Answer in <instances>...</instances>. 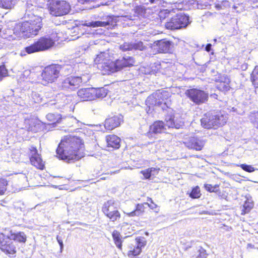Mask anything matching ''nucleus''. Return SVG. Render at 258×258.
I'll return each mask as SVG.
<instances>
[{
    "instance_id": "35",
    "label": "nucleus",
    "mask_w": 258,
    "mask_h": 258,
    "mask_svg": "<svg viewBox=\"0 0 258 258\" xmlns=\"http://www.w3.org/2000/svg\"><path fill=\"white\" fill-rule=\"evenodd\" d=\"M250 121L258 128V112L251 113L249 115Z\"/></svg>"
},
{
    "instance_id": "23",
    "label": "nucleus",
    "mask_w": 258,
    "mask_h": 258,
    "mask_svg": "<svg viewBox=\"0 0 258 258\" xmlns=\"http://www.w3.org/2000/svg\"><path fill=\"white\" fill-rule=\"evenodd\" d=\"M10 238L19 242H25L26 241V235L23 232H20L17 233H10L7 235V238Z\"/></svg>"
},
{
    "instance_id": "40",
    "label": "nucleus",
    "mask_w": 258,
    "mask_h": 258,
    "mask_svg": "<svg viewBox=\"0 0 258 258\" xmlns=\"http://www.w3.org/2000/svg\"><path fill=\"white\" fill-rule=\"evenodd\" d=\"M204 186H205V189L210 192L215 191V189L218 187V186H217V185L212 186L211 184H205Z\"/></svg>"
},
{
    "instance_id": "7",
    "label": "nucleus",
    "mask_w": 258,
    "mask_h": 258,
    "mask_svg": "<svg viewBox=\"0 0 258 258\" xmlns=\"http://www.w3.org/2000/svg\"><path fill=\"white\" fill-rule=\"evenodd\" d=\"M102 211L111 221H116L120 218L118 204L114 200H111L105 202L102 207Z\"/></svg>"
},
{
    "instance_id": "45",
    "label": "nucleus",
    "mask_w": 258,
    "mask_h": 258,
    "mask_svg": "<svg viewBox=\"0 0 258 258\" xmlns=\"http://www.w3.org/2000/svg\"><path fill=\"white\" fill-rule=\"evenodd\" d=\"M28 130L29 131H31L35 132V130L34 129H33L32 127H29L28 128Z\"/></svg>"
},
{
    "instance_id": "25",
    "label": "nucleus",
    "mask_w": 258,
    "mask_h": 258,
    "mask_svg": "<svg viewBox=\"0 0 258 258\" xmlns=\"http://www.w3.org/2000/svg\"><path fill=\"white\" fill-rule=\"evenodd\" d=\"M30 160L33 166L38 169H43L44 165L39 155H31Z\"/></svg>"
},
{
    "instance_id": "18",
    "label": "nucleus",
    "mask_w": 258,
    "mask_h": 258,
    "mask_svg": "<svg viewBox=\"0 0 258 258\" xmlns=\"http://www.w3.org/2000/svg\"><path fill=\"white\" fill-rule=\"evenodd\" d=\"M154 46H157L158 51L161 53L169 52L171 50V42L166 39H162L155 41Z\"/></svg>"
},
{
    "instance_id": "49",
    "label": "nucleus",
    "mask_w": 258,
    "mask_h": 258,
    "mask_svg": "<svg viewBox=\"0 0 258 258\" xmlns=\"http://www.w3.org/2000/svg\"><path fill=\"white\" fill-rule=\"evenodd\" d=\"M36 102H37L39 101V100H37V101H35Z\"/></svg>"
},
{
    "instance_id": "29",
    "label": "nucleus",
    "mask_w": 258,
    "mask_h": 258,
    "mask_svg": "<svg viewBox=\"0 0 258 258\" xmlns=\"http://www.w3.org/2000/svg\"><path fill=\"white\" fill-rule=\"evenodd\" d=\"M144 204H138L136 205V209L132 212L127 213L126 214L130 217L139 216L144 212Z\"/></svg>"
},
{
    "instance_id": "42",
    "label": "nucleus",
    "mask_w": 258,
    "mask_h": 258,
    "mask_svg": "<svg viewBox=\"0 0 258 258\" xmlns=\"http://www.w3.org/2000/svg\"><path fill=\"white\" fill-rule=\"evenodd\" d=\"M56 240L60 246V252H61L63 248V244L62 239L58 236L56 237Z\"/></svg>"
},
{
    "instance_id": "39",
    "label": "nucleus",
    "mask_w": 258,
    "mask_h": 258,
    "mask_svg": "<svg viewBox=\"0 0 258 258\" xmlns=\"http://www.w3.org/2000/svg\"><path fill=\"white\" fill-rule=\"evenodd\" d=\"M8 72L7 69L4 65L0 66V81L3 78L8 76Z\"/></svg>"
},
{
    "instance_id": "8",
    "label": "nucleus",
    "mask_w": 258,
    "mask_h": 258,
    "mask_svg": "<svg viewBox=\"0 0 258 258\" xmlns=\"http://www.w3.org/2000/svg\"><path fill=\"white\" fill-rule=\"evenodd\" d=\"M189 23V17L183 13L177 14L175 16L165 23V27L168 29L175 30L185 28Z\"/></svg>"
},
{
    "instance_id": "44",
    "label": "nucleus",
    "mask_w": 258,
    "mask_h": 258,
    "mask_svg": "<svg viewBox=\"0 0 258 258\" xmlns=\"http://www.w3.org/2000/svg\"><path fill=\"white\" fill-rule=\"evenodd\" d=\"M212 45L210 43L208 44L206 46V50L208 52L210 51L211 49Z\"/></svg>"
},
{
    "instance_id": "38",
    "label": "nucleus",
    "mask_w": 258,
    "mask_h": 258,
    "mask_svg": "<svg viewBox=\"0 0 258 258\" xmlns=\"http://www.w3.org/2000/svg\"><path fill=\"white\" fill-rule=\"evenodd\" d=\"M239 166L244 171L248 172H252L255 171V168L251 165L245 164H242Z\"/></svg>"
},
{
    "instance_id": "1",
    "label": "nucleus",
    "mask_w": 258,
    "mask_h": 258,
    "mask_svg": "<svg viewBox=\"0 0 258 258\" xmlns=\"http://www.w3.org/2000/svg\"><path fill=\"white\" fill-rule=\"evenodd\" d=\"M42 26L41 18L35 16L29 21L17 24L13 30L4 28L2 25H0V36L9 41L26 39L37 35Z\"/></svg>"
},
{
    "instance_id": "3",
    "label": "nucleus",
    "mask_w": 258,
    "mask_h": 258,
    "mask_svg": "<svg viewBox=\"0 0 258 258\" xmlns=\"http://www.w3.org/2000/svg\"><path fill=\"white\" fill-rule=\"evenodd\" d=\"M104 53L101 52L98 54L94 61L96 63L101 65L100 67L105 71L110 73H114L121 70L124 68L130 67L134 66L135 60L133 57H123L121 59H117L115 61H110L105 59Z\"/></svg>"
},
{
    "instance_id": "50",
    "label": "nucleus",
    "mask_w": 258,
    "mask_h": 258,
    "mask_svg": "<svg viewBox=\"0 0 258 258\" xmlns=\"http://www.w3.org/2000/svg\"><path fill=\"white\" fill-rule=\"evenodd\" d=\"M63 97L66 98V96H63Z\"/></svg>"
},
{
    "instance_id": "11",
    "label": "nucleus",
    "mask_w": 258,
    "mask_h": 258,
    "mask_svg": "<svg viewBox=\"0 0 258 258\" xmlns=\"http://www.w3.org/2000/svg\"><path fill=\"white\" fill-rule=\"evenodd\" d=\"M185 94L189 99L197 105L205 103L208 99V94L200 89H188Z\"/></svg>"
},
{
    "instance_id": "36",
    "label": "nucleus",
    "mask_w": 258,
    "mask_h": 258,
    "mask_svg": "<svg viewBox=\"0 0 258 258\" xmlns=\"http://www.w3.org/2000/svg\"><path fill=\"white\" fill-rule=\"evenodd\" d=\"M192 258H207L206 250L202 247H201L198 250L197 255L193 256Z\"/></svg>"
},
{
    "instance_id": "16",
    "label": "nucleus",
    "mask_w": 258,
    "mask_h": 258,
    "mask_svg": "<svg viewBox=\"0 0 258 258\" xmlns=\"http://www.w3.org/2000/svg\"><path fill=\"white\" fill-rule=\"evenodd\" d=\"M119 49L122 51H130L133 50H143L145 48L142 41L125 42L119 45Z\"/></svg>"
},
{
    "instance_id": "24",
    "label": "nucleus",
    "mask_w": 258,
    "mask_h": 258,
    "mask_svg": "<svg viewBox=\"0 0 258 258\" xmlns=\"http://www.w3.org/2000/svg\"><path fill=\"white\" fill-rule=\"evenodd\" d=\"M159 168L154 167L149 168L145 170H142L141 173L144 176L146 179H150L151 177H155L158 174Z\"/></svg>"
},
{
    "instance_id": "31",
    "label": "nucleus",
    "mask_w": 258,
    "mask_h": 258,
    "mask_svg": "<svg viewBox=\"0 0 258 258\" xmlns=\"http://www.w3.org/2000/svg\"><path fill=\"white\" fill-rule=\"evenodd\" d=\"M46 118L48 120L52 122V124H56V123L60 122L61 117L59 114H54L53 113H48L46 115Z\"/></svg>"
},
{
    "instance_id": "32",
    "label": "nucleus",
    "mask_w": 258,
    "mask_h": 258,
    "mask_svg": "<svg viewBox=\"0 0 258 258\" xmlns=\"http://www.w3.org/2000/svg\"><path fill=\"white\" fill-rule=\"evenodd\" d=\"M253 204L252 202H249L248 200L246 201L243 206V209L241 211V214L244 215L246 213L249 212L253 208Z\"/></svg>"
},
{
    "instance_id": "21",
    "label": "nucleus",
    "mask_w": 258,
    "mask_h": 258,
    "mask_svg": "<svg viewBox=\"0 0 258 258\" xmlns=\"http://www.w3.org/2000/svg\"><path fill=\"white\" fill-rule=\"evenodd\" d=\"M106 140L108 147H111L116 149L119 148L120 139L116 135H109L106 137Z\"/></svg>"
},
{
    "instance_id": "5",
    "label": "nucleus",
    "mask_w": 258,
    "mask_h": 258,
    "mask_svg": "<svg viewBox=\"0 0 258 258\" xmlns=\"http://www.w3.org/2000/svg\"><path fill=\"white\" fill-rule=\"evenodd\" d=\"M184 125V122L181 120H175V117L172 113L168 114L165 117V122L163 121H156L150 127L149 133L159 134L164 133L167 128H179Z\"/></svg>"
},
{
    "instance_id": "26",
    "label": "nucleus",
    "mask_w": 258,
    "mask_h": 258,
    "mask_svg": "<svg viewBox=\"0 0 258 258\" xmlns=\"http://www.w3.org/2000/svg\"><path fill=\"white\" fill-rule=\"evenodd\" d=\"M93 100L97 98H103L107 94V90L104 87L99 88H93Z\"/></svg>"
},
{
    "instance_id": "9",
    "label": "nucleus",
    "mask_w": 258,
    "mask_h": 258,
    "mask_svg": "<svg viewBox=\"0 0 258 258\" xmlns=\"http://www.w3.org/2000/svg\"><path fill=\"white\" fill-rule=\"evenodd\" d=\"M61 69L60 66L57 64L46 67L41 73L42 81L45 83L54 82L58 78Z\"/></svg>"
},
{
    "instance_id": "30",
    "label": "nucleus",
    "mask_w": 258,
    "mask_h": 258,
    "mask_svg": "<svg viewBox=\"0 0 258 258\" xmlns=\"http://www.w3.org/2000/svg\"><path fill=\"white\" fill-rule=\"evenodd\" d=\"M18 0H0V7L4 9H12L16 4Z\"/></svg>"
},
{
    "instance_id": "17",
    "label": "nucleus",
    "mask_w": 258,
    "mask_h": 258,
    "mask_svg": "<svg viewBox=\"0 0 258 258\" xmlns=\"http://www.w3.org/2000/svg\"><path fill=\"white\" fill-rule=\"evenodd\" d=\"M122 121L123 116L121 115L114 116L105 120L104 127L106 130H112L119 126Z\"/></svg>"
},
{
    "instance_id": "2",
    "label": "nucleus",
    "mask_w": 258,
    "mask_h": 258,
    "mask_svg": "<svg viewBox=\"0 0 258 258\" xmlns=\"http://www.w3.org/2000/svg\"><path fill=\"white\" fill-rule=\"evenodd\" d=\"M56 154L62 160H78L84 156V145L75 137H66L58 145Z\"/></svg>"
},
{
    "instance_id": "12",
    "label": "nucleus",
    "mask_w": 258,
    "mask_h": 258,
    "mask_svg": "<svg viewBox=\"0 0 258 258\" xmlns=\"http://www.w3.org/2000/svg\"><path fill=\"white\" fill-rule=\"evenodd\" d=\"M146 243L147 241L144 237L136 238L134 242L128 246L127 255L132 257L139 255L142 248L145 246Z\"/></svg>"
},
{
    "instance_id": "37",
    "label": "nucleus",
    "mask_w": 258,
    "mask_h": 258,
    "mask_svg": "<svg viewBox=\"0 0 258 258\" xmlns=\"http://www.w3.org/2000/svg\"><path fill=\"white\" fill-rule=\"evenodd\" d=\"M201 196L200 188L198 186H196L194 188L190 194V197L192 198H199Z\"/></svg>"
},
{
    "instance_id": "20",
    "label": "nucleus",
    "mask_w": 258,
    "mask_h": 258,
    "mask_svg": "<svg viewBox=\"0 0 258 258\" xmlns=\"http://www.w3.org/2000/svg\"><path fill=\"white\" fill-rule=\"evenodd\" d=\"M170 96V94L166 91H162L161 92H157L155 94L152 96L153 98L156 99L155 105H161L162 102L164 101V105L166 104V102L165 101L166 100L168 99ZM152 97H150L148 99H151Z\"/></svg>"
},
{
    "instance_id": "15",
    "label": "nucleus",
    "mask_w": 258,
    "mask_h": 258,
    "mask_svg": "<svg viewBox=\"0 0 258 258\" xmlns=\"http://www.w3.org/2000/svg\"><path fill=\"white\" fill-rule=\"evenodd\" d=\"M82 82V79L81 77L71 76L62 82L61 87L63 89L73 90L78 88Z\"/></svg>"
},
{
    "instance_id": "13",
    "label": "nucleus",
    "mask_w": 258,
    "mask_h": 258,
    "mask_svg": "<svg viewBox=\"0 0 258 258\" xmlns=\"http://www.w3.org/2000/svg\"><path fill=\"white\" fill-rule=\"evenodd\" d=\"M0 248L1 250L7 254H14L16 253V247L12 240L7 238V235L0 233Z\"/></svg>"
},
{
    "instance_id": "14",
    "label": "nucleus",
    "mask_w": 258,
    "mask_h": 258,
    "mask_svg": "<svg viewBox=\"0 0 258 258\" xmlns=\"http://www.w3.org/2000/svg\"><path fill=\"white\" fill-rule=\"evenodd\" d=\"M207 140L204 137H191L184 142L185 146L189 149L201 151L204 148Z\"/></svg>"
},
{
    "instance_id": "6",
    "label": "nucleus",
    "mask_w": 258,
    "mask_h": 258,
    "mask_svg": "<svg viewBox=\"0 0 258 258\" xmlns=\"http://www.w3.org/2000/svg\"><path fill=\"white\" fill-rule=\"evenodd\" d=\"M227 116L220 111L208 112L201 119L202 126L208 129L217 128L224 125L227 120Z\"/></svg>"
},
{
    "instance_id": "22",
    "label": "nucleus",
    "mask_w": 258,
    "mask_h": 258,
    "mask_svg": "<svg viewBox=\"0 0 258 258\" xmlns=\"http://www.w3.org/2000/svg\"><path fill=\"white\" fill-rule=\"evenodd\" d=\"M230 79L226 77L221 78V81L217 85V89L220 91L226 92L230 90Z\"/></svg>"
},
{
    "instance_id": "46",
    "label": "nucleus",
    "mask_w": 258,
    "mask_h": 258,
    "mask_svg": "<svg viewBox=\"0 0 258 258\" xmlns=\"http://www.w3.org/2000/svg\"><path fill=\"white\" fill-rule=\"evenodd\" d=\"M150 2L151 3H154V1L155 0H149Z\"/></svg>"
},
{
    "instance_id": "10",
    "label": "nucleus",
    "mask_w": 258,
    "mask_h": 258,
    "mask_svg": "<svg viewBox=\"0 0 258 258\" xmlns=\"http://www.w3.org/2000/svg\"><path fill=\"white\" fill-rule=\"evenodd\" d=\"M70 6L64 1H55L50 4V13L55 16H61L67 14L70 10Z\"/></svg>"
},
{
    "instance_id": "27",
    "label": "nucleus",
    "mask_w": 258,
    "mask_h": 258,
    "mask_svg": "<svg viewBox=\"0 0 258 258\" xmlns=\"http://www.w3.org/2000/svg\"><path fill=\"white\" fill-rule=\"evenodd\" d=\"M112 22V21H111ZM110 22L108 21L107 22H103L100 21H92L89 22H86L83 25L88 27H106L109 26Z\"/></svg>"
},
{
    "instance_id": "34",
    "label": "nucleus",
    "mask_w": 258,
    "mask_h": 258,
    "mask_svg": "<svg viewBox=\"0 0 258 258\" xmlns=\"http://www.w3.org/2000/svg\"><path fill=\"white\" fill-rule=\"evenodd\" d=\"M251 80L253 85H258V66L255 67L251 74Z\"/></svg>"
},
{
    "instance_id": "4",
    "label": "nucleus",
    "mask_w": 258,
    "mask_h": 258,
    "mask_svg": "<svg viewBox=\"0 0 258 258\" xmlns=\"http://www.w3.org/2000/svg\"><path fill=\"white\" fill-rule=\"evenodd\" d=\"M58 34L52 33L50 35L41 37L31 45L25 48L28 54L47 50L53 46L55 42L58 40Z\"/></svg>"
},
{
    "instance_id": "19",
    "label": "nucleus",
    "mask_w": 258,
    "mask_h": 258,
    "mask_svg": "<svg viewBox=\"0 0 258 258\" xmlns=\"http://www.w3.org/2000/svg\"><path fill=\"white\" fill-rule=\"evenodd\" d=\"M93 88H82L78 90L77 94L82 101L93 100Z\"/></svg>"
},
{
    "instance_id": "41",
    "label": "nucleus",
    "mask_w": 258,
    "mask_h": 258,
    "mask_svg": "<svg viewBox=\"0 0 258 258\" xmlns=\"http://www.w3.org/2000/svg\"><path fill=\"white\" fill-rule=\"evenodd\" d=\"M148 201H150L151 203V204H150L148 203H145V205H147L151 209H153V210L157 208V205L153 203V202L151 199H150Z\"/></svg>"
},
{
    "instance_id": "28",
    "label": "nucleus",
    "mask_w": 258,
    "mask_h": 258,
    "mask_svg": "<svg viewBox=\"0 0 258 258\" xmlns=\"http://www.w3.org/2000/svg\"><path fill=\"white\" fill-rule=\"evenodd\" d=\"M112 237L114 242L115 244L117 246V247L121 250L122 249V240H121V235L116 230H114L112 232Z\"/></svg>"
},
{
    "instance_id": "43",
    "label": "nucleus",
    "mask_w": 258,
    "mask_h": 258,
    "mask_svg": "<svg viewBox=\"0 0 258 258\" xmlns=\"http://www.w3.org/2000/svg\"><path fill=\"white\" fill-rule=\"evenodd\" d=\"M30 150H31V155H39L37 153V150L35 147H31Z\"/></svg>"
},
{
    "instance_id": "47",
    "label": "nucleus",
    "mask_w": 258,
    "mask_h": 258,
    "mask_svg": "<svg viewBox=\"0 0 258 258\" xmlns=\"http://www.w3.org/2000/svg\"><path fill=\"white\" fill-rule=\"evenodd\" d=\"M32 95H36L37 94H36V93H33V94H32Z\"/></svg>"
},
{
    "instance_id": "33",
    "label": "nucleus",
    "mask_w": 258,
    "mask_h": 258,
    "mask_svg": "<svg viewBox=\"0 0 258 258\" xmlns=\"http://www.w3.org/2000/svg\"><path fill=\"white\" fill-rule=\"evenodd\" d=\"M7 185L8 181L5 178L0 177V196L5 194Z\"/></svg>"
},
{
    "instance_id": "48",
    "label": "nucleus",
    "mask_w": 258,
    "mask_h": 258,
    "mask_svg": "<svg viewBox=\"0 0 258 258\" xmlns=\"http://www.w3.org/2000/svg\"><path fill=\"white\" fill-rule=\"evenodd\" d=\"M255 2H258V0H253Z\"/></svg>"
}]
</instances>
